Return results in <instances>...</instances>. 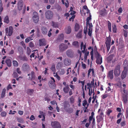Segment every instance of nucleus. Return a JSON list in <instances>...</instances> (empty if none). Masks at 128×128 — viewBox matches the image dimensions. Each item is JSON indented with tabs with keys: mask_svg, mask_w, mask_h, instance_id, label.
<instances>
[{
	"mask_svg": "<svg viewBox=\"0 0 128 128\" xmlns=\"http://www.w3.org/2000/svg\"><path fill=\"white\" fill-rule=\"evenodd\" d=\"M66 55L69 57H71L73 56L74 52L71 49L68 50L66 52Z\"/></svg>",
	"mask_w": 128,
	"mask_h": 128,
	"instance_id": "11",
	"label": "nucleus"
},
{
	"mask_svg": "<svg viewBox=\"0 0 128 128\" xmlns=\"http://www.w3.org/2000/svg\"><path fill=\"white\" fill-rule=\"evenodd\" d=\"M13 28L12 26H10L9 28L8 35L10 36H11L13 33Z\"/></svg>",
	"mask_w": 128,
	"mask_h": 128,
	"instance_id": "22",
	"label": "nucleus"
},
{
	"mask_svg": "<svg viewBox=\"0 0 128 128\" xmlns=\"http://www.w3.org/2000/svg\"><path fill=\"white\" fill-rule=\"evenodd\" d=\"M55 1V0H49V2L50 4H54Z\"/></svg>",
	"mask_w": 128,
	"mask_h": 128,
	"instance_id": "50",
	"label": "nucleus"
},
{
	"mask_svg": "<svg viewBox=\"0 0 128 128\" xmlns=\"http://www.w3.org/2000/svg\"><path fill=\"white\" fill-rule=\"evenodd\" d=\"M13 78H16L18 77V74L16 72H14L12 74Z\"/></svg>",
	"mask_w": 128,
	"mask_h": 128,
	"instance_id": "42",
	"label": "nucleus"
},
{
	"mask_svg": "<svg viewBox=\"0 0 128 128\" xmlns=\"http://www.w3.org/2000/svg\"><path fill=\"white\" fill-rule=\"evenodd\" d=\"M72 45L73 47L75 48H78L79 47V42L77 41L73 42L72 43Z\"/></svg>",
	"mask_w": 128,
	"mask_h": 128,
	"instance_id": "17",
	"label": "nucleus"
},
{
	"mask_svg": "<svg viewBox=\"0 0 128 128\" xmlns=\"http://www.w3.org/2000/svg\"><path fill=\"white\" fill-rule=\"evenodd\" d=\"M125 124V122H122L121 123V125L122 126H124Z\"/></svg>",
	"mask_w": 128,
	"mask_h": 128,
	"instance_id": "59",
	"label": "nucleus"
},
{
	"mask_svg": "<svg viewBox=\"0 0 128 128\" xmlns=\"http://www.w3.org/2000/svg\"><path fill=\"white\" fill-rule=\"evenodd\" d=\"M87 104V102L86 100H84L83 102L82 105L83 106H85Z\"/></svg>",
	"mask_w": 128,
	"mask_h": 128,
	"instance_id": "49",
	"label": "nucleus"
},
{
	"mask_svg": "<svg viewBox=\"0 0 128 128\" xmlns=\"http://www.w3.org/2000/svg\"><path fill=\"white\" fill-rule=\"evenodd\" d=\"M126 117H128V108H126Z\"/></svg>",
	"mask_w": 128,
	"mask_h": 128,
	"instance_id": "57",
	"label": "nucleus"
},
{
	"mask_svg": "<svg viewBox=\"0 0 128 128\" xmlns=\"http://www.w3.org/2000/svg\"><path fill=\"white\" fill-rule=\"evenodd\" d=\"M96 62L98 64H100L102 62V58L98 52L96 53Z\"/></svg>",
	"mask_w": 128,
	"mask_h": 128,
	"instance_id": "2",
	"label": "nucleus"
},
{
	"mask_svg": "<svg viewBox=\"0 0 128 128\" xmlns=\"http://www.w3.org/2000/svg\"><path fill=\"white\" fill-rule=\"evenodd\" d=\"M88 35L90 36L92 35V29H88Z\"/></svg>",
	"mask_w": 128,
	"mask_h": 128,
	"instance_id": "48",
	"label": "nucleus"
},
{
	"mask_svg": "<svg viewBox=\"0 0 128 128\" xmlns=\"http://www.w3.org/2000/svg\"><path fill=\"white\" fill-rule=\"evenodd\" d=\"M50 69L53 72H55V66L54 65H52L50 68Z\"/></svg>",
	"mask_w": 128,
	"mask_h": 128,
	"instance_id": "46",
	"label": "nucleus"
},
{
	"mask_svg": "<svg viewBox=\"0 0 128 128\" xmlns=\"http://www.w3.org/2000/svg\"><path fill=\"white\" fill-rule=\"evenodd\" d=\"M120 66L118 65L116 66L114 72L115 76H118L120 75Z\"/></svg>",
	"mask_w": 128,
	"mask_h": 128,
	"instance_id": "8",
	"label": "nucleus"
},
{
	"mask_svg": "<svg viewBox=\"0 0 128 128\" xmlns=\"http://www.w3.org/2000/svg\"><path fill=\"white\" fill-rule=\"evenodd\" d=\"M27 91L28 94H31L33 93L34 92V90L32 89H28L27 90Z\"/></svg>",
	"mask_w": 128,
	"mask_h": 128,
	"instance_id": "41",
	"label": "nucleus"
},
{
	"mask_svg": "<svg viewBox=\"0 0 128 128\" xmlns=\"http://www.w3.org/2000/svg\"><path fill=\"white\" fill-rule=\"evenodd\" d=\"M103 2L105 4L110 5L111 4V1L110 0H103Z\"/></svg>",
	"mask_w": 128,
	"mask_h": 128,
	"instance_id": "26",
	"label": "nucleus"
},
{
	"mask_svg": "<svg viewBox=\"0 0 128 128\" xmlns=\"http://www.w3.org/2000/svg\"><path fill=\"white\" fill-rule=\"evenodd\" d=\"M75 17V16H74L73 15L72 16L71 18H70L69 20V21H71L72 19V21H74V18Z\"/></svg>",
	"mask_w": 128,
	"mask_h": 128,
	"instance_id": "51",
	"label": "nucleus"
},
{
	"mask_svg": "<svg viewBox=\"0 0 128 128\" xmlns=\"http://www.w3.org/2000/svg\"><path fill=\"white\" fill-rule=\"evenodd\" d=\"M102 118H103L102 117L99 116V117L97 118V122H100L102 120Z\"/></svg>",
	"mask_w": 128,
	"mask_h": 128,
	"instance_id": "47",
	"label": "nucleus"
},
{
	"mask_svg": "<svg viewBox=\"0 0 128 128\" xmlns=\"http://www.w3.org/2000/svg\"><path fill=\"white\" fill-rule=\"evenodd\" d=\"M16 72L19 74H21V72L20 70V68H17L16 69Z\"/></svg>",
	"mask_w": 128,
	"mask_h": 128,
	"instance_id": "52",
	"label": "nucleus"
},
{
	"mask_svg": "<svg viewBox=\"0 0 128 128\" xmlns=\"http://www.w3.org/2000/svg\"><path fill=\"white\" fill-rule=\"evenodd\" d=\"M27 54L28 55H29L30 54V53L31 52L30 49L28 47H27Z\"/></svg>",
	"mask_w": 128,
	"mask_h": 128,
	"instance_id": "45",
	"label": "nucleus"
},
{
	"mask_svg": "<svg viewBox=\"0 0 128 128\" xmlns=\"http://www.w3.org/2000/svg\"><path fill=\"white\" fill-rule=\"evenodd\" d=\"M29 46L30 48L33 47L34 46V45L32 42H30V43Z\"/></svg>",
	"mask_w": 128,
	"mask_h": 128,
	"instance_id": "54",
	"label": "nucleus"
},
{
	"mask_svg": "<svg viewBox=\"0 0 128 128\" xmlns=\"http://www.w3.org/2000/svg\"><path fill=\"white\" fill-rule=\"evenodd\" d=\"M117 29L116 28V26L114 25V26L113 27L112 31L114 33L116 32Z\"/></svg>",
	"mask_w": 128,
	"mask_h": 128,
	"instance_id": "38",
	"label": "nucleus"
},
{
	"mask_svg": "<svg viewBox=\"0 0 128 128\" xmlns=\"http://www.w3.org/2000/svg\"><path fill=\"white\" fill-rule=\"evenodd\" d=\"M6 63L7 64V65L9 67H10L11 65V62L10 59H8L6 61Z\"/></svg>",
	"mask_w": 128,
	"mask_h": 128,
	"instance_id": "27",
	"label": "nucleus"
},
{
	"mask_svg": "<svg viewBox=\"0 0 128 128\" xmlns=\"http://www.w3.org/2000/svg\"><path fill=\"white\" fill-rule=\"evenodd\" d=\"M100 14L102 16H104L106 14V12L105 9L104 8L102 9L100 11Z\"/></svg>",
	"mask_w": 128,
	"mask_h": 128,
	"instance_id": "18",
	"label": "nucleus"
},
{
	"mask_svg": "<svg viewBox=\"0 0 128 128\" xmlns=\"http://www.w3.org/2000/svg\"><path fill=\"white\" fill-rule=\"evenodd\" d=\"M82 31H80L77 34V37L78 38H80L82 37Z\"/></svg>",
	"mask_w": 128,
	"mask_h": 128,
	"instance_id": "37",
	"label": "nucleus"
},
{
	"mask_svg": "<svg viewBox=\"0 0 128 128\" xmlns=\"http://www.w3.org/2000/svg\"><path fill=\"white\" fill-rule=\"evenodd\" d=\"M6 90L4 88L3 89L1 96V97L2 98H4V95L6 93Z\"/></svg>",
	"mask_w": 128,
	"mask_h": 128,
	"instance_id": "29",
	"label": "nucleus"
},
{
	"mask_svg": "<svg viewBox=\"0 0 128 128\" xmlns=\"http://www.w3.org/2000/svg\"><path fill=\"white\" fill-rule=\"evenodd\" d=\"M128 98V95L127 94H124L123 96V100L124 102L125 103H126L127 101V99Z\"/></svg>",
	"mask_w": 128,
	"mask_h": 128,
	"instance_id": "21",
	"label": "nucleus"
},
{
	"mask_svg": "<svg viewBox=\"0 0 128 128\" xmlns=\"http://www.w3.org/2000/svg\"><path fill=\"white\" fill-rule=\"evenodd\" d=\"M53 26L55 27L56 28L58 27V24L56 23L53 22Z\"/></svg>",
	"mask_w": 128,
	"mask_h": 128,
	"instance_id": "64",
	"label": "nucleus"
},
{
	"mask_svg": "<svg viewBox=\"0 0 128 128\" xmlns=\"http://www.w3.org/2000/svg\"><path fill=\"white\" fill-rule=\"evenodd\" d=\"M71 60H70L68 58H65L64 60V63L66 66H68L71 64Z\"/></svg>",
	"mask_w": 128,
	"mask_h": 128,
	"instance_id": "12",
	"label": "nucleus"
},
{
	"mask_svg": "<svg viewBox=\"0 0 128 128\" xmlns=\"http://www.w3.org/2000/svg\"><path fill=\"white\" fill-rule=\"evenodd\" d=\"M68 48V46L63 43L61 44L59 46V50L60 52H63Z\"/></svg>",
	"mask_w": 128,
	"mask_h": 128,
	"instance_id": "5",
	"label": "nucleus"
},
{
	"mask_svg": "<svg viewBox=\"0 0 128 128\" xmlns=\"http://www.w3.org/2000/svg\"><path fill=\"white\" fill-rule=\"evenodd\" d=\"M7 114L5 112H1V115L2 117H5L6 116Z\"/></svg>",
	"mask_w": 128,
	"mask_h": 128,
	"instance_id": "40",
	"label": "nucleus"
},
{
	"mask_svg": "<svg viewBox=\"0 0 128 128\" xmlns=\"http://www.w3.org/2000/svg\"><path fill=\"white\" fill-rule=\"evenodd\" d=\"M111 43V39L110 36L107 38L106 40V46L107 47V50L108 52L110 50Z\"/></svg>",
	"mask_w": 128,
	"mask_h": 128,
	"instance_id": "7",
	"label": "nucleus"
},
{
	"mask_svg": "<svg viewBox=\"0 0 128 128\" xmlns=\"http://www.w3.org/2000/svg\"><path fill=\"white\" fill-rule=\"evenodd\" d=\"M51 124L53 128H59L61 127L60 124L56 121L52 122Z\"/></svg>",
	"mask_w": 128,
	"mask_h": 128,
	"instance_id": "9",
	"label": "nucleus"
},
{
	"mask_svg": "<svg viewBox=\"0 0 128 128\" xmlns=\"http://www.w3.org/2000/svg\"><path fill=\"white\" fill-rule=\"evenodd\" d=\"M69 88L68 85H67L65 88H64L63 89V90L64 92L66 93H67L69 90Z\"/></svg>",
	"mask_w": 128,
	"mask_h": 128,
	"instance_id": "25",
	"label": "nucleus"
},
{
	"mask_svg": "<svg viewBox=\"0 0 128 128\" xmlns=\"http://www.w3.org/2000/svg\"><path fill=\"white\" fill-rule=\"evenodd\" d=\"M124 36L125 37H126L127 36V32L126 31H124Z\"/></svg>",
	"mask_w": 128,
	"mask_h": 128,
	"instance_id": "62",
	"label": "nucleus"
},
{
	"mask_svg": "<svg viewBox=\"0 0 128 128\" xmlns=\"http://www.w3.org/2000/svg\"><path fill=\"white\" fill-rule=\"evenodd\" d=\"M55 82L51 80L49 82L48 84L50 87L52 89H54L55 87Z\"/></svg>",
	"mask_w": 128,
	"mask_h": 128,
	"instance_id": "15",
	"label": "nucleus"
},
{
	"mask_svg": "<svg viewBox=\"0 0 128 128\" xmlns=\"http://www.w3.org/2000/svg\"><path fill=\"white\" fill-rule=\"evenodd\" d=\"M63 66V64L62 62H58L56 65V68L58 69L62 68Z\"/></svg>",
	"mask_w": 128,
	"mask_h": 128,
	"instance_id": "23",
	"label": "nucleus"
},
{
	"mask_svg": "<svg viewBox=\"0 0 128 128\" xmlns=\"http://www.w3.org/2000/svg\"><path fill=\"white\" fill-rule=\"evenodd\" d=\"M53 13L52 11L50 10L47 11L45 13L46 18L48 19L52 18L53 16Z\"/></svg>",
	"mask_w": 128,
	"mask_h": 128,
	"instance_id": "3",
	"label": "nucleus"
},
{
	"mask_svg": "<svg viewBox=\"0 0 128 128\" xmlns=\"http://www.w3.org/2000/svg\"><path fill=\"white\" fill-rule=\"evenodd\" d=\"M19 58L20 60L24 61H26L28 60V58L25 56H20Z\"/></svg>",
	"mask_w": 128,
	"mask_h": 128,
	"instance_id": "28",
	"label": "nucleus"
},
{
	"mask_svg": "<svg viewBox=\"0 0 128 128\" xmlns=\"http://www.w3.org/2000/svg\"><path fill=\"white\" fill-rule=\"evenodd\" d=\"M123 27L125 29H128V26L127 24H125L124 26H123Z\"/></svg>",
	"mask_w": 128,
	"mask_h": 128,
	"instance_id": "63",
	"label": "nucleus"
},
{
	"mask_svg": "<svg viewBox=\"0 0 128 128\" xmlns=\"http://www.w3.org/2000/svg\"><path fill=\"white\" fill-rule=\"evenodd\" d=\"M32 19L34 22L36 23H37L38 22L39 20L38 15L37 13L36 12H34L33 13Z\"/></svg>",
	"mask_w": 128,
	"mask_h": 128,
	"instance_id": "4",
	"label": "nucleus"
},
{
	"mask_svg": "<svg viewBox=\"0 0 128 128\" xmlns=\"http://www.w3.org/2000/svg\"><path fill=\"white\" fill-rule=\"evenodd\" d=\"M91 16L90 15V16L87 18L86 20H88V21H89V20L91 19Z\"/></svg>",
	"mask_w": 128,
	"mask_h": 128,
	"instance_id": "58",
	"label": "nucleus"
},
{
	"mask_svg": "<svg viewBox=\"0 0 128 128\" xmlns=\"http://www.w3.org/2000/svg\"><path fill=\"white\" fill-rule=\"evenodd\" d=\"M81 82L82 84V89L83 90H84V81H82Z\"/></svg>",
	"mask_w": 128,
	"mask_h": 128,
	"instance_id": "60",
	"label": "nucleus"
},
{
	"mask_svg": "<svg viewBox=\"0 0 128 128\" xmlns=\"http://www.w3.org/2000/svg\"><path fill=\"white\" fill-rule=\"evenodd\" d=\"M88 25L89 26L88 29H92V28L93 26L92 23H90V24H89Z\"/></svg>",
	"mask_w": 128,
	"mask_h": 128,
	"instance_id": "55",
	"label": "nucleus"
},
{
	"mask_svg": "<svg viewBox=\"0 0 128 128\" xmlns=\"http://www.w3.org/2000/svg\"><path fill=\"white\" fill-rule=\"evenodd\" d=\"M22 69L24 71H28L30 70V67L28 64L24 63L22 66Z\"/></svg>",
	"mask_w": 128,
	"mask_h": 128,
	"instance_id": "6",
	"label": "nucleus"
},
{
	"mask_svg": "<svg viewBox=\"0 0 128 128\" xmlns=\"http://www.w3.org/2000/svg\"><path fill=\"white\" fill-rule=\"evenodd\" d=\"M9 22V19L8 16H6L4 19V22L8 24Z\"/></svg>",
	"mask_w": 128,
	"mask_h": 128,
	"instance_id": "32",
	"label": "nucleus"
},
{
	"mask_svg": "<svg viewBox=\"0 0 128 128\" xmlns=\"http://www.w3.org/2000/svg\"><path fill=\"white\" fill-rule=\"evenodd\" d=\"M50 103L51 104H56V105H57V103H56V101L54 100H53V101H51L50 102Z\"/></svg>",
	"mask_w": 128,
	"mask_h": 128,
	"instance_id": "61",
	"label": "nucleus"
},
{
	"mask_svg": "<svg viewBox=\"0 0 128 128\" xmlns=\"http://www.w3.org/2000/svg\"><path fill=\"white\" fill-rule=\"evenodd\" d=\"M71 31V28L70 26H68L67 28H66L65 32L66 33L69 34L70 33Z\"/></svg>",
	"mask_w": 128,
	"mask_h": 128,
	"instance_id": "19",
	"label": "nucleus"
},
{
	"mask_svg": "<svg viewBox=\"0 0 128 128\" xmlns=\"http://www.w3.org/2000/svg\"><path fill=\"white\" fill-rule=\"evenodd\" d=\"M40 46H45L46 45V41L44 39H40L39 40Z\"/></svg>",
	"mask_w": 128,
	"mask_h": 128,
	"instance_id": "16",
	"label": "nucleus"
},
{
	"mask_svg": "<svg viewBox=\"0 0 128 128\" xmlns=\"http://www.w3.org/2000/svg\"><path fill=\"white\" fill-rule=\"evenodd\" d=\"M17 119L18 122L20 123H22L24 122L23 119L21 118H17Z\"/></svg>",
	"mask_w": 128,
	"mask_h": 128,
	"instance_id": "33",
	"label": "nucleus"
},
{
	"mask_svg": "<svg viewBox=\"0 0 128 128\" xmlns=\"http://www.w3.org/2000/svg\"><path fill=\"white\" fill-rule=\"evenodd\" d=\"M89 54V52H86L84 54V60H86L87 58V57L88 56V55Z\"/></svg>",
	"mask_w": 128,
	"mask_h": 128,
	"instance_id": "35",
	"label": "nucleus"
},
{
	"mask_svg": "<svg viewBox=\"0 0 128 128\" xmlns=\"http://www.w3.org/2000/svg\"><path fill=\"white\" fill-rule=\"evenodd\" d=\"M79 26L78 24H76L75 25V30L76 31H77L79 29Z\"/></svg>",
	"mask_w": 128,
	"mask_h": 128,
	"instance_id": "34",
	"label": "nucleus"
},
{
	"mask_svg": "<svg viewBox=\"0 0 128 128\" xmlns=\"http://www.w3.org/2000/svg\"><path fill=\"white\" fill-rule=\"evenodd\" d=\"M64 109L68 112H73V110L71 108H69L70 105L68 104H65L64 105Z\"/></svg>",
	"mask_w": 128,
	"mask_h": 128,
	"instance_id": "10",
	"label": "nucleus"
},
{
	"mask_svg": "<svg viewBox=\"0 0 128 128\" xmlns=\"http://www.w3.org/2000/svg\"><path fill=\"white\" fill-rule=\"evenodd\" d=\"M35 118L34 116L33 115H32L31 116L30 118V119L32 120H34Z\"/></svg>",
	"mask_w": 128,
	"mask_h": 128,
	"instance_id": "53",
	"label": "nucleus"
},
{
	"mask_svg": "<svg viewBox=\"0 0 128 128\" xmlns=\"http://www.w3.org/2000/svg\"><path fill=\"white\" fill-rule=\"evenodd\" d=\"M82 67L83 69H85L86 68V64H83L82 62Z\"/></svg>",
	"mask_w": 128,
	"mask_h": 128,
	"instance_id": "56",
	"label": "nucleus"
},
{
	"mask_svg": "<svg viewBox=\"0 0 128 128\" xmlns=\"http://www.w3.org/2000/svg\"><path fill=\"white\" fill-rule=\"evenodd\" d=\"M58 38L59 39L61 40H63L64 38V34H60Z\"/></svg>",
	"mask_w": 128,
	"mask_h": 128,
	"instance_id": "44",
	"label": "nucleus"
},
{
	"mask_svg": "<svg viewBox=\"0 0 128 128\" xmlns=\"http://www.w3.org/2000/svg\"><path fill=\"white\" fill-rule=\"evenodd\" d=\"M108 62H110L112 60V55H110L107 58Z\"/></svg>",
	"mask_w": 128,
	"mask_h": 128,
	"instance_id": "30",
	"label": "nucleus"
},
{
	"mask_svg": "<svg viewBox=\"0 0 128 128\" xmlns=\"http://www.w3.org/2000/svg\"><path fill=\"white\" fill-rule=\"evenodd\" d=\"M13 64L14 66V67H18V63L16 60H13Z\"/></svg>",
	"mask_w": 128,
	"mask_h": 128,
	"instance_id": "31",
	"label": "nucleus"
},
{
	"mask_svg": "<svg viewBox=\"0 0 128 128\" xmlns=\"http://www.w3.org/2000/svg\"><path fill=\"white\" fill-rule=\"evenodd\" d=\"M108 30L110 32H111V23L108 22Z\"/></svg>",
	"mask_w": 128,
	"mask_h": 128,
	"instance_id": "39",
	"label": "nucleus"
},
{
	"mask_svg": "<svg viewBox=\"0 0 128 128\" xmlns=\"http://www.w3.org/2000/svg\"><path fill=\"white\" fill-rule=\"evenodd\" d=\"M124 66V70L121 75V78L122 79L125 78L126 76L127 72L128 70V61L126 60H124L123 63Z\"/></svg>",
	"mask_w": 128,
	"mask_h": 128,
	"instance_id": "1",
	"label": "nucleus"
},
{
	"mask_svg": "<svg viewBox=\"0 0 128 128\" xmlns=\"http://www.w3.org/2000/svg\"><path fill=\"white\" fill-rule=\"evenodd\" d=\"M108 76L111 79H112V70H110L108 74Z\"/></svg>",
	"mask_w": 128,
	"mask_h": 128,
	"instance_id": "36",
	"label": "nucleus"
},
{
	"mask_svg": "<svg viewBox=\"0 0 128 128\" xmlns=\"http://www.w3.org/2000/svg\"><path fill=\"white\" fill-rule=\"evenodd\" d=\"M31 78L29 77V78L31 80H37V78H36L35 75L34 73L33 72H31Z\"/></svg>",
	"mask_w": 128,
	"mask_h": 128,
	"instance_id": "13",
	"label": "nucleus"
},
{
	"mask_svg": "<svg viewBox=\"0 0 128 128\" xmlns=\"http://www.w3.org/2000/svg\"><path fill=\"white\" fill-rule=\"evenodd\" d=\"M112 112V110H110V109H108L106 112V114L108 116H109L110 114V113H111Z\"/></svg>",
	"mask_w": 128,
	"mask_h": 128,
	"instance_id": "43",
	"label": "nucleus"
},
{
	"mask_svg": "<svg viewBox=\"0 0 128 128\" xmlns=\"http://www.w3.org/2000/svg\"><path fill=\"white\" fill-rule=\"evenodd\" d=\"M23 1L22 0L19 1L18 5V8L19 10H22L23 7Z\"/></svg>",
	"mask_w": 128,
	"mask_h": 128,
	"instance_id": "14",
	"label": "nucleus"
},
{
	"mask_svg": "<svg viewBox=\"0 0 128 128\" xmlns=\"http://www.w3.org/2000/svg\"><path fill=\"white\" fill-rule=\"evenodd\" d=\"M18 50L20 54H23V50L21 46H19L18 48Z\"/></svg>",
	"mask_w": 128,
	"mask_h": 128,
	"instance_id": "24",
	"label": "nucleus"
},
{
	"mask_svg": "<svg viewBox=\"0 0 128 128\" xmlns=\"http://www.w3.org/2000/svg\"><path fill=\"white\" fill-rule=\"evenodd\" d=\"M42 32L44 34H46L47 33L48 30L46 27L42 26L41 29Z\"/></svg>",
	"mask_w": 128,
	"mask_h": 128,
	"instance_id": "20",
	"label": "nucleus"
}]
</instances>
